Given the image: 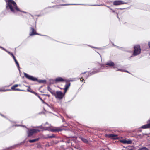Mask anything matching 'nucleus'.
I'll use <instances>...</instances> for the list:
<instances>
[{
	"label": "nucleus",
	"instance_id": "obj_1",
	"mask_svg": "<svg viewBox=\"0 0 150 150\" xmlns=\"http://www.w3.org/2000/svg\"><path fill=\"white\" fill-rule=\"evenodd\" d=\"M7 5V7H9V9L12 12H14V8L16 10L19 11V9L17 6L16 4L13 0H8Z\"/></svg>",
	"mask_w": 150,
	"mask_h": 150
},
{
	"label": "nucleus",
	"instance_id": "obj_2",
	"mask_svg": "<svg viewBox=\"0 0 150 150\" xmlns=\"http://www.w3.org/2000/svg\"><path fill=\"white\" fill-rule=\"evenodd\" d=\"M28 131L27 132L28 137L31 136L34 134L36 133L40 132V130L35 129H28Z\"/></svg>",
	"mask_w": 150,
	"mask_h": 150
},
{
	"label": "nucleus",
	"instance_id": "obj_3",
	"mask_svg": "<svg viewBox=\"0 0 150 150\" xmlns=\"http://www.w3.org/2000/svg\"><path fill=\"white\" fill-rule=\"evenodd\" d=\"M64 94L59 91H57L54 95L55 98L59 100L61 99L64 97Z\"/></svg>",
	"mask_w": 150,
	"mask_h": 150
},
{
	"label": "nucleus",
	"instance_id": "obj_4",
	"mask_svg": "<svg viewBox=\"0 0 150 150\" xmlns=\"http://www.w3.org/2000/svg\"><path fill=\"white\" fill-rule=\"evenodd\" d=\"M134 51L133 54L134 56L139 54L141 52L140 46L139 45H136L134 46Z\"/></svg>",
	"mask_w": 150,
	"mask_h": 150
},
{
	"label": "nucleus",
	"instance_id": "obj_5",
	"mask_svg": "<svg viewBox=\"0 0 150 150\" xmlns=\"http://www.w3.org/2000/svg\"><path fill=\"white\" fill-rule=\"evenodd\" d=\"M45 130L50 131L52 132L61 131V129L59 127H54L52 126L47 127L46 128Z\"/></svg>",
	"mask_w": 150,
	"mask_h": 150
},
{
	"label": "nucleus",
	"instance_id": "obj_6",
	"mask_svg": "<svg viewBox=\"0 0 150 150\" xmlns=\"http://www.w3.org/2000/svg\"><path fill=\"white\" fill-rule=\"evenodd\" d=\"M24 75L25 77L29 80L34 81H38L37 79L32 76L29 75L26 73H25Z\"/></svg>",
	"mask_w": 150,
	"mask_h": 150
},
{
	"label": "nucleus",
	"instance_id": "obj_7",
	"mask_svg": "<svg viewBox=\"0 0 150 150\" xmlns=\"http://www.w3.org/2000/svg\"><path fill=\"white\" fill-rule=\"evenodd\" d=\"M107 137L113 139H118L117 135L114 134H109L105 135Z\"/></svg>",
	"mask_w": 150,
	"mask_h": 150
},
{
	"label": "nucleus",
	"instance_id": "obj_8",
	"mask_svg": "<svg viewBox=\"0 0 150 150\" xmlns=\"http://www.w3.org/2000/svg\"><path fill=\"white\" fill-rule=\"evenodd\" d=\"M125 3L122 1L121 0H117L114 1L113 4L114 5H118L123 4Z\"/></svg>",
	"mask_w": 150,
	"mask_h": 150
},
{
	"label": "nucleus",
	"instance_id": "obj_9",
	"mask_svg": "<svg viewBox=\"0 0 150 150\" xmlns=\"http://www.w3.org/2000/svg\"><path fill=\"white\" fill-rule=\"evenodd\" d=\"M55 81L56 82H60L64 81V80L62 78L59 77L56 78Z\"/></svg>",
	"mask_w": 150,
	"mask_h": 150
},
{
	"label": "nucleus",
	"instance_id": "obj_10",
	"mask_svg": "<svg viewBox=\"0 0 150 150\" xmlns=\"http://www.w3.org/2000/svg\"><path fill=\"white\" fill-rule=\"evenodd\" d=\"M149 122H150V123L142 126L141 127L142 128L144 129L147 128H150V120H149Z\"/></svg>",
	"mask_w": 150,
	"mask_h": 150
},
{
	"label": "nucleus",
	"instance_id": "obj_11",
	"mask_svg": "<svg viewBox=\"0 0 150 150\" xmlns=\"http://www.w3.org/2000/svg\"><path fill=\"white\" fill-rule=\"evenodd\" d=\"M121 142L124 144H131L132 142L130 140H123L121 141Z\"/></svg>",
	"mask_w": 150,
	"mask_h": 150
},
{
	"label": "nucleus",
	"instance_id": "obj_12",
	"mask_svg": "<svg viewBox=\"0 0 150 150\" xmlns=\"http://www.w3.org/2000/svg\"><path fill=\"white\" fill-rule=\"evenodd\" d=\"M31 30L32 31L31 33L30 34V35L32 36L34 35L38 34L36 32L35 30L33 28H31Z\"/></svg>",
	"mask_w": 150,
	"mask_h": 150
},
{
	"label": "nucleus",
	"instance_id": "obj_13",
	"mask_svg": "<svg viewBox=\"0 0 150 150\" xmlns=\"http://www.w3.org/2000/svg\"><path fill=\"white\" fill-rule=\"evenodd\" d=\"M70 83H69V84H66L65 86V88L64 89V93H65L67 90V89L70 86Z\"/></svg>",
	"mask_w": 150,
	"mask_h": 150
},
{
	"label": "nucleus",
	"instance_id": "obj_14",
	"mask_svg": "<svg viewBox=\"0 0 150 150\" xmlns=\"http://www.w3.org/2000/svg\"><path fill=\"white\" fill-rule=\"evenodd\" d=\"M106 64L110 66H113L114 65V63L110 61L107 62Z\"/></svg>",
	"mask_w": 150,
	"mask_h": 150
},
{
	"label": "nucleus",
	"instance_id": "obj_15",
	"mask_svg": "<svg viewBox=\"0 0 150 150\" xmlns=\"http://www.w3.org/2000/svg\"><path fill=\"white\" fill-rule=\"evenodd\" d=\"M55 137V136L54 134H48L47 135V137H45L46 139L47 138H54Z\"/></svg>",
	"mask_w": 150,
	"mask_h": 150
},
{
	"label": "nucleus",
	"instance_id": "obj_16",
	"mask_svg": "<svg viewBox=\"0 0 150 150\" xmlns=\"http://www.w3.org/2000/svg\"><path fill=\"white\" fill-rule=\"evenodd\" d=\"M39 138H37L35 139H32V140H29V142L30 143H33L34 142H36V141H38L39 140Z\"/></svg>",
	"mask_w": 150,
	"mask_h": 150
},
{
	"label": "nucleus",
	"instance_id": "obj_17",
	"mask_svg": "<svg viewBox=\"0 0 150 150\" xmlns=\"http://www.w3.org/2000/svg\"><path fill=\"white\" fill-rule=\"evenodd\" d=\"M47 88L48 91H49L52 94L54 95L55 93L54 91L52 90L51 88L49 86Z\"/></svg>",
	"mask_w": 150,
	"mask_h": 150
},
{
	"label": "nucleus",
	"instance_id": "obj_18",
	"mask_svg": "<svg viewBox=\"0 0 150 150\" xmlns=\"http://www.w3.org/2000/svg\"><path fill=\"white\" fill-rule=\"evenodd\" d=\"M81 140L83 142H84L85 143H87L88 142V141L85 138H84L83 137H81Z\"/></svg>",
	"mask_w": 150,
	"mask_h": 150
},
{
	"label": "nucleus",
	"instance_id": "obj_19",
	"mask_svg": "<svg viewBox=\"0 0 150 150\" xmlns=\"http://www.w3.org/2000/svg\"><path fill=\"white\" fill-rule=\"evenodd\" d=\"M18 84H16L14 85H13V86H12L11 87V89L12 90H13V89H15V88L18 87Z\"/></svg>",
	"mask_w": 150,
	"mask_h": 150
},
{
	"label": "nucleus",
	"instance_id": "obj_20",
	"mask_svg": "<svg viewBox=\"0 0 150 150\" xmlns=\"http://www.w3.org/2000/svg\"><path fill=\"white\" fill-rule=\"evenodd\" d=\"M139 150H149L146 147H142V148H139Z\"/></svg>",
	"mask_w": 150,
	"mask_h": 150
},
{
	"label": "nucleus",
	"instance_id": "obj_21",
	"mask_svg": "<svg viewBox=\"0 0 150 150\" xmlns=\"http://www.w3.org/2000/svg\"><path fill=\"white\" fill-rule=\"evenodd\" d=\"M14 61H15V62H16V65H17V66L18 68H19V64H18V62H17V60L16 59H15V60Z\"/></svg>",
	"mask_w": 150,
	"mask_h": 150
},
{
	"label": "nucleus",
	"instance_id": "obj_22",
	"mask_svg": "<svg viewBox=\"0 0 150 150\" xmlns=\"http://www.w3.org/2000/svg\"><path fill=\"white\" fill-rule=\"evenodd\" d=\"M13 90H15V91H23L22 90L18 88H15V89H13Z\"/></svg>",
	"mask_w": 150,
	"mask_h": 150
},
{
	"label": "nucleus",
	"instance_id": "obj_23",
	"mask_svg": "<svg viewBox=\"0 0 150 150\" xmlns=\"http://www.w3.org/2000/svg\"><path fill=\"white\" fill-rule=\"evenodd\" d=\"M117 71H125V72H128L127 71H123V70H122V69H118Z\"/></svg>",
	"mask_w": 150,
	"mask_h": 150
},
{
	"label": "nucleus",
	"instance_id": "obj_24",
	"mask_svg": "<svg viewBox=\"0 0 150 150\" xmlns=\"http://www.w3.org/2000/svg\"><path fill=\"white\" fill-rule=\"evenodd\" d=\"M33 93L34 94H35V95H36V96H39V95H38V94L37 93H36V92H33Z\"/></svg>",
	"mask_w": 150,
	"mask_h": 150
},
{
	"label": "nucleus",
	"instance_id": "obj_25",
	"mask_svg": "<svg viewBox=\"0 0 150 150\" xmlns=\"http://www.w3.org/2000/svg\"><path fill=\"white\" fill-rule=\"evenodd\" d=\"M38 97L42 101H43L41 98L39 96H38Z\"/></svg>",
	"mask_w": 150,
	"mask_h": 150
},
{
	"label": "nucleus",
	"instance_id": "obj_26",
	"mask_svg": "<svg viewBox=\"0 0 150 150\" xmlns=\"http://www.w3.org/2000/svg\"><path fill=\"white\" fill-rule=\"evenodd\" d=\"M10 54V55L12 56L13 57V56H14V55H13V54L12 53H11L9 52H8Z\"/></svg>",
	"mask_w": 150,
	"mask_h": 150
},
{
	"label": "nucleus",
	"instance_id": "obj_27",
	"mask_svg": "<svg viewBox=\"0 0 150 150\" xmlns=\"http://www.w3.org/2000/svg\"><path fill=\"white\" fill-rule=\"evenodd\" d=\"M30 88H29L27 89V91L29 92H31V91H30Z\"/></svg>",
	"mask_w": 150,
	"mask_h": 150
},
{
	"label": "nucleus",
	"instance_id": "obj_28",
	"mask_svg": "<svg viewBox=\"0 0 150 150\" xmlns=\"http://www.w3.org/2000/svg\"><path fill=\"white\" fill-rule=\"evenodd\" d=\"M13 58L14 60H15V59H16V58H15V57L14 56H13V57H12Z\"/></svg>",
	"mask_w": 150,
	"mask_h": 150
},
{
	"label": "nucleus",
	"instance_id": "obj_29",
	"mask_svg": "<svg viewBox=\"0 0 150 150\" xmlns=\"http://www.w3.org/2000/svg\"><path fill=\"white\" fill-rule=\"evenodd\" d=\"M148 45L149 47L150 48V42H148Z\"/></svg>",
	"mask_w": 150,
	"mask_h": 150
},
{
	"label": "nucleus",
	"instance_id": "obj_30",
	"mask_svg": "<svg viewBox=\"0 0 150 150\" xmlns=\"http://www.w3.org/2000/svg\"><path fill=\"white\" fill-rule=\"evenodd\" d=\"M11 90L10 89H7V90H5V91H10Z\"/></svg>",
	"mask_w": 150,
	"mask_h": 150
},
{
	"label": "nucleus",
	"instance_id": "obj_31",
	"mask_svg": "<svg viewBox=\"0 0 150 150\" xmlns=\"http://www.w3.org/2000/svg\"><path fill=\"white\" fill-rule=\"evenodd\" d=\"M98 72H99V71H96V72H95V73ZM94 73H93V74H94Z\"/></svg>",
	"mask_w": 150,
	"mask_h": 150
},
{
	"label": "nucleus",
	"instance_id": "obj_32",
	"mask_svg": "<svg viewBox=\"0 0 150 150\" xmlns=\"http://www.w3.org/2000/svg\"><path fill=\"white\" fill-rule=\"evenodd\" d=\"M98 6H103V5H98Z\"/></svg>",
	"mask_w": 150,
	"mask_h": 150
},
{
	"label": "nucleus",
	"instance_id": "obj_33",
	"mask_svg": "<svg viewBox=\"0 0 150 150\" xmlns=\"http://www.w3.org/2000/svg\"><path fill=\"white\" fill-rule=\"evenodd\" d=\"M0 47V48H1V47ZM1 48H2L3 49V50H4V48H3L1 47Z\"/></svg>",
	"mask_w": 150,
	"mask_h": 150
},
{
	"label": "nucleus",
	"instance_id": "obj_34",
	"mask_svg": "<svg viewBox=\"0 0 150 150\" xmlns=\"http://www.w3.org/2000/svg\"><path fill=\"white\" fill-rule=\"evenodd\" d=\"M83 79L84 80V79L83 78V77H82V78H81V79Z\"/></svg>",
	"mask_w": 150,
	"mask_h": 150
},
{
	"label": "nucleus",
	"instance_id": "obj_35",
	"mask_svg": "<svg viewBox=\"0 0 150 150\" xmlns=\"http://www.w3.org/2000/svg\"><path fill=\"white\" fill-rule=\"evenodd\" d=\"M70 150H73L72 149H70Z\"/></svg>",
	"mask_w": 150,
	"mask_h": 150
},
{
	"label": "nucleus",
	"instance_id": "obj_36",
	"mask_svg": "<svg viewBox=\"0 0 150 150\" xmlns=\"http://www.w3.org/2000/svg\"><path fill=\"white\" fill-rule=\"evenodd\" d=\"M23 126L24 127H25V126Z\"/></svg>",
	"mask_w": 150,
	"mask_h": 150
}]
</instances>
